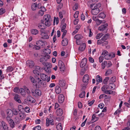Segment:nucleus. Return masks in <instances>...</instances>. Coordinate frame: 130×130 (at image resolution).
I'll list each match as a JSON object with an SVG mask.
<instances>
[{"instance_id": "f257e3e1", "label": "nucleus", "mask_w": 130, "mask_h": 130, "mask_svg": "<svg viewBox=\"0 0 130 130\" xmlns=\"http://www.w3.org/2000/svg\"><path fill=\"white\" fill-rule=\"evenodd\" d=\"M101 6L100 3L97 4H92L90 5V7L92 9L91 13L93 15H96L100 12L99 9Z\"/></svg>"}, {"instance_id": "f03ea898", "label": "nucleus", "mask_w": 130, "mask_h": 130, "mask_svg": "<svg viewBox=\"0 0 130 130\" xmlns=\"http://www.w3.org/2000/svg\"><path fill=\"white\" fill-rule=\"evenodd\" d=\"M43 20L45 21V22L46 23V24H47L48 26L51 25L50 21H51V19L50 15L47 14L44 15Z\"/></svg>"}, {"instance_id": "7ed1b4c3", "label": "nucleus", "mask_w": 130, "mask_h": 130, "mask_svg": "<svg viewBox=\"0 0 130 130\" xmlns=\"http://www.w3.org/2000/svg\"><path fill=\"white\" fill-rule=\"evenodd\" d=\"M115 54L114 52H111L107 54H106L104 56V58L107 60H110L112 58L115 57Z\"/></svg>"}, {"instance_id": "20e7f679", "label": "nucleus", "mask_w": 130, "mask_h": 130, "mask_svg": "<svg viewBox=\"0 0 130 130\" xmlns=\"http://www.w3.org/2000/svg\"><path fill=\"white\" fill-rule=\"evenodd\" d=\"M0 129L1 130H8V126L5 122L2 121L0 125Z\"/></svg>"}, {"instance_id": "39448f33", "label": "nucleus", "mask_w": 130, "mask_h": 130, "mask_svg": "<svg viewBox=\"0 0 130 130\" xmlns=\"http://www.w3.org/2000/svg\"><path fill=\"white\" fill-rule=\"evenodd\" d=\"M41 71V67L37 66H36L34 67L33 73L37 76L39 75L40 71Z\"/></svg>"}, {"instance_id": "423d86ee", "label": "nucleus", "mask_w": 130, "mask_h": 130, "mask_svg": "<svg viewBox=\"0 0 130 130\" xmlns=\"http://www.w3.org/2000/svg\"><path fill=\"white\" fill-rule=\"evenodd\" d=\"M58 66L60 71H64L65 69V66L64 63L61 60H60L59 61Z\"/></svg>"}, {"instance_id": "0eeeda50", "label": "nucleus", "mask_w": 130, "mask_h": 130, "mask_svg": "<svg viewBox=\"0 0 130 130\" xmlns=\"http://www.w3.org/2000/svg\"><path fill=\"white\" fill-rule=\"evenodd\" d=\"M29 102L30 103H34L35 101V100L30 96H27L26 99L24 100L25 103H27V102Z\"/></svg>"}, {"instance_id": "6e6552de", "label": "nucleus", "mask_w": 130, "mask_h": 130, "mask_svg": "<svg viewBox=\"0 0 130 130\" xmlns=\"http://www.w3.org/2000/svg\"><path fill=\"white\" fill-rule=\"evenodd\" d=\"M43 21H41V22L38 25V27L40 29H44L46 27V26H48L46 23L45 22V24L43 23Z\"/></svg>"}, {"instance_id": "1a4fd4ad", "label": "nucleus", "mask_w": 130, "mask_h": 130, "mask_svg": "<svg viewBox=\"0 0 130 130\" xmlns=\"http://www.w3.org/2000/svg\"><path fill=\"white\" fill-rule=\"evenodd\" d=\"M50 124L52 125H54V120L51 118H47L46 119V126L48 127L49 126Z\"/></svg>"}, {"instance_id": "9d476101", "label": "nucleus", "mask_w": 130, "mask_h": 130, "mask_svg": "<svg viewBox=\"0 0 130 130\" xmlns=\"http://www.w3.org/2000/svg\"><path fill=\"white\" fill-rule=\"evenodd\" d=\"M32 95L34 96L41 95V91L38 89H36L35 90V91H31Z\"/></svg>"}, {"instance_id": "9b49d317", "label": "nucleus", "mask_w": 130, "mask_h": 130, "mask_svg": "<svg viewBox=\"0 0 130 130\" xmlns=\"http://www.w3.org/2000/svg\"><path fill=\"white\" fill-rule=\"evenodd\" d=\"M41 38L42 39H46L49 38V36L48 33L45 32H42L41 34Z\"/></svg>"}, {"instance_id": "f8f14e48", "label": "nucleus", "mask_w": 130, "mask_h": 130, "mask_svg": "<svg viewBox=\"0 0 130 130\" xmlns=\"http://www.w3.org/2000/svg\"><path fill=\"white\" fill-rule=\"evenodd\" d=\"M26 63L27 66L30 68H32L35 65L34 61L31 60H27Z\"/></svg>"}, {"instance_id": "ddd939ff", "label": "nucleus", "mask_w": 130, "mask_h": 130, "mask_svg": "<svg viewBox=\"0 0 130 130\" xmlns=\"http://www.w3.org/2000/svg\"><path fill=\"white\" fill-rule=\"evenodd\" d=\"M40 76L41 78L43 80L45 81H47V82L49 81L50 78H48V76L44 73L40 74Z\"/></svg>"}, {"instance_id": "4468645a", "label": "nucleus", "mask_w": 130, "mask_h": 130, "mask_svg": "<svg viewBox=\"0 0 130 130\" xmlns=\"http://www.w3.org/2000/svg\"><path fill=\"white\" fill-rule=\"evenodd\" d=\"M108 26V24L106 23L99 27L98 28V29L101 31H103L107 29Z\"/></svg>"}, {"instance_id": "2eb2a0df", "label": "nucleus", "mask_w": 130, "mask_h": 130, "mask_svg": "<svg viewBox=\"0 0 130 130\" xmlns=\"http://www.w3.org/2000/svg\"><path fill=\"white\" fill-rule=\"evenodd\" d=\"M89 75L86 74L84 76L83 78V82L86 83L87 84H88V82L89 80Z\"/></svg>"}, {"instance_id": "dca6fc26", "label": "nucleus", "mask_w": 130, "mask_h": 130, "mask_svg": "<svg viewBox=\"0 0 130 130\" xmlns=\"http://www.w3.org/2000/svg\"><path fill=\"white\" fill-rule=\"evenodd\" d=\"M40 8L41 10L39 11L38 14L39 15L42 16L44 14V12L46 11V9L43 6L41 7Z\"/></svg>"}, {"instance_id": "f3484780", "label": "nucleus", "mask_w": 130, "mask_h": 130, "mask_svg": "<svg viewBox=\"0 0 130 130\" xmlns=\"http://www.w3.org/2000/svg\"><path fill=\"white\" fill-rule=\"evenodd\" d=\"M64 95L62 94H59L58 96V101L60 103H62L64 101Z\"/></svg>"}, {"instance_id": "a211bd4d", "label": "nucleus", "mask_w": 130, "mask_h": 130, "mask_svg": "<svg viewBox=\"0 0 130 130\" xmlns=\"http://www.w3.org/2000/svg\"><path fill=\"white\" fill-rule=\"evenodd\" d=\"M66 81L63 79H61L59 80L58 84L61 87H64L66 85Z\"/></svg>"}, {"instance_id": "6ab92c4d", "label": "nucleus", "mask_w": 130, "mask_h": 130, "mask_svg": "<svg viewBox=\"0 0 130 130\" xmlns=\"http://www.w3.org/2000/svg\"><path fill=\"white\" fill-rule=\"evenodd\" d=\"M63 113L62 110L60 108L58 109L56 112V115L59 116H61Z\"/></svg>"}, {"instance_id": "aec40b11", "label": "nucleus", "mask_w": 130, "mask_h": 130, "mask_svg": "<svg viewBox=\"0 0 130 130\" xmlns=\"http://www.w3.org/2000/svg\"><path fill=\"white\" fill-rule=\"evenodd\" d=\"M14 100L19 103H21V101L20 100V96L18 94H14Z\"/></svg>"}, {"instance_id": "412c9836", "label": "nucleus", "mask_w": 130, "mask_h": 130, "mask_svg": "<svg viewBox=\"0 0 130 130\" xmlns=\"http://www.w3.org/2000/svg\"><path fill=\"white\" fill-rule=\"evenodd\" d=\"M87 59L86 58H84L82 60L80 64V66L81 67L83 68L86 64L87 63Z\"/></svg>"}, {"instance_id": "4be33fe9", "label": "nucleus", "mask_w": 130, "mask_h": 130, "mask_svg": "<svg viewBox=\"0 0 130 130\" xmlns=\"http://www.w3.org/2000/svg\"><path fill=\"white\" fill-rule=\"evenodd\" d=\"M96 85H97L100 83H101L102 82V78L99 75H97L96 77Z\"/></svg>"}, {"instance_id": "5701e85b", "label": "nucleus", "mask_w": 130, "mask_h": 130, "mask_svg": "<svg viewBox=\"0 0 130 130\" xmlns=\"http://www.w3.org/2000/svg\"><path fill=\"white\" fill-rule=\"evenodd\" d=\"M86 47L85 43H83L80 45L79 47L78 50L80 51H83L85 49Z\"/></svg>"}, {"instance_id": "b1692460", "label": "nucleus", "mask_w": 130, "mask_h": 130, "mask_svg": "<svg viewBox=\"0 0 130 130\" xmlns=\"http://www.w3.org/2000/svg\"><path fill=\"white\" fill-rule=\"evenodd\" d=\"M36 44L39 46H40L43 47L44 45V43L41 40L37 41L36 42Z\"/></svg>"}, {"instance_id": "393cba45", "label": "nucleus", "mask_w": 130, "mask_h": 130, "mask_svg": "<svg viewBox=\"0 0 130 130\" xmlns=\"http://www.w3.org/2000/svg\"><path fill=\"white\" fill-rule=\"evenodd\" d=\"M55 90L56 93L57 94L60 93L61 91V88L58 85L56 86Z\"/></svg>"}, {"instance_id": "a878e982", "label": "nucleus", "mask_w": 130, "mask_h": 130, "mask_svg": "<svg viewBox=\"0 0 130 130\" xmlns=\"http://www.w3.org/2000/svg\"><path fill=\"white\" fill-rule=\"evenodd\" d=\"M68 39L66 38H64L62 41V45L63 46H66L68 44Z\"/></svg>"}, {"instance_id": "bb28decb", "label": "nucleus", "mask_w": 130, "mask_h": 130, "mask_svg": "<svg viewBox=\"0 0 130 130\" xmlns=\"http://www.w3.org/2000/svg\"><path fill=\"white\" fill-rule=\"evenodd\" d=\"M104 92L106 94H114L115 92L110 90H106Z\"/></svg>"}, {"instance_id": "cd10ccee", "label": "nucleus", "mask_w": 130, "mask_h": 130, "mask_svg": "<svg viewBox=\"0 0 130 130\" xmlns=\"http://www.w3.org/2000/svg\"><path fill=\"white\" fill-rule=\"evenodd\" d=\"M74 38L76 40H79L83 38V36L81 34H78L75 35L74 37Z\"/></svg>"}, {"instance_id": "c85d7f7f", "label": "nucleus", "mask_w": 130, "mask_h": 130, "mask_svg": "<svg viewBox=\"0 0 130 130\" xmlns=\"http://www.w3.org/2000/svg\"><path fill=\"white\" fill-rule=\"evenodd\" d=\"M31 33L34 35H36L38 34L39 31L36 29H32L31 31Z\"/></svg>"}, {"instance_id": "c756f323", "label": "nucleus", "mask_w": 130, "mask_h": 130, "mask_svg": "<svg viewBox=\"0 0 130 130\" xmlns=\"http://www.w3.org/2000/svg\"><path fill=\"white\" fill-rule=\"evenodd\" d=\"M106 15L103 12H102L99 14L97 17L99 18H101L103 19H104L106 17Z\"/></svg>"}, {"instance_id": "7c9ffc66", "label": "nucleus", "mask_w": 130, "mask_h": 130, "mask_svg": "<svg viewBox=\"0 0 130 130\" xmlns=\"http://www.w3.org/2000/svg\"><path fill=\"white\" fill-rule=\"evenodd\" d=\"M19 91L21 94L23 96H25L26 94V92L25 90L22 88H20L19 90Z\"/></svg>"}, {"instance_id": "2f4dec72", "label": "nucleus", "mask_w": 130, "mask_h": 130, "mask_svg": "<svg viewBox=\"0 0 130 130\" xmlns=\"http://www.w3.org/2000/svg\"><path fill=\"white\" fill-rule=\"evenodd\" d=\"M37 82H38V84L40 85H44V82L42 80H41L40 78H38Z\"/></svg>"}, {"instance_id": "473e14b6", "label": "nucleus", "mask_w": 130, "mask_h": 130, "mask_svg": "<svg viewBox=\"0 0 130 130\" xmlns=\"http://www.w3.org/2000/svg\"><path fill=\"white\" fill-rule=\"evenodd\" d=\"M40 62L42 63L43 65H45V63H46V60H45V59L44 57L41 58L40 59Z\"/></svg>"}, {"instance_id": "72a5a7b5", "label": "nucleus", "mask_w": 130, "mask_h": 130, "mask_svg": "<svg viewBox=\"0 0 130 130\" xmlns=\"http://www.w3.org/2000/svg\"><path fill=\"white\" fill-rule=\"evenodd\" d=\"M11 121L9 122L10 127L13 128L14 127L15 124L13 120H11Z\"/></svg>"}, {"instance_id": "f704fd0d", "label": "nucleus", "mask_w": 130, "mask_h": 130, "mask_svg": "<svg viewBox=\"0 0 130 130\" xmlns=\"http://www.w3.org/2000/svg\"><path fill=\"white\" fill-rule=\"evenodd\" d=\"M56 127L58 130H62V127L61 123L58 124L56 126Z\"/></svg>"}, {"instance_id": "c9c22d12", "label": "nucleus", "mask_w": 130, "mask_h": 130, "mask_svg": "<svg viewBox=\"0 0 130 130\" xmlns=\"http://www.w3.org/2000/svg\"><path fill=\"white\" fill-rule=\"evenodd\" d=\"M19 115L20 119L22 120L24 119L25 117V115L22 112L19 113Z\"/></svg>"}, {"instance_id": "e433bc0d", "label": "nucleus", "mask_w": 130, "mask_h": 130, "mask_svg": "<svg viewBox=\"0 0 130 130\" xmlns=\"http://www.w3.org/2000/svg\"><path fill=\"white\" fill-rule=\"evenodd\" d=\"M13 70V68L11 66H9L6 70V72H10L12 71Z\"/></svg>"}, {"instance_id": "4c0bfd02", "label": "nucleus", "mask_w": 130, "mask_h": 130, "mask_svg": "<svg viewBox=\"0 0 130 130\" xmlns=\"http://www.w3.org/2000/svg\"><path fill=\"white\" fill-rule=\"evenodd\" d=\"M109 86L111 87V89L112 90L114 89L115 88V84L112 83H110L109 84Z\"/></svg>"}, {"instance_id": "58836bf2", "label": "nucleus", "mask_w": 130, "mask_h": 130, "mask_svg": "<svg viewBox=\"0 0 130 130\" xmlns=\"http://www.w3.org/2000/svg\"><path fill=\"white\" fill-rule=\"evenodd\" d=\"M107 62L106 61H104L102 63V68L103 69H104L106 66H107Z\"/></svg>"}, {"instance_id": "ea45409f", "label": "nucleus", "mask_w": 130, "mask_h": 130, "mask_svg": "<svg viewBox=\"0 0 130 130\" xmlns=\"http://www.w3.org/2000/svg\"><path fill=\"white\" fill-rule=\"evenodd\" d=\"M109 35L108 34H105L102 38L104 40H106L109 38Z\"/></svg>"}, {"instance_id": "a19ab883", "label": "nucleus", "mask_w": 130, "mask_h": 130, "mask_svg": "<svg viewBox=\"0 0 130 130\" xmlns=\"http://www.w3.org/2000/svg\"><path fill=\"white\" fill-rule=\"evenodd\" d=\"M44 65L46 67H46V68H51L52 67V65L51 64L48 62H46L45 63V64Z\"/></svg>"}, {"instance_id": "79ce46f5", "label": "nucleus", "mask_w": 130, "mask_h": 130, "mask_svg": "<svg viewBox=\"0 0 130 130\" xmlns=\"http://www.w3.org/2000/svg\"><path fill=\"white\" fill-rule=\"evenodd\" d=\"M12 113L14 115H17L19 113V111H17L16 109H13L12 110Z\"/></svg>"}, {"instance_id": "37998d69", "label": "nucleus", "mask_w": 130, "mask_h": 130, "mask_svg": "<svg viewBox=\"0 0 130 130\" xmlns=\"http://www.w3.org/2000/svg\"><path fill=\"white\" fill-rule=\"evenodd\" d=\"M103 35V34L101 33H99L97 34L96 36V38L97 39H100Z\"/></svg>"}, {"instance_id": "c03bdc74", "label": "nucleus", "mask_w": 130, "mask_h": 130, "mask_svg": "<svg viewBox=\"0 0 130 130\" xmlns=\"http://www.w3.org/2000/svg\"><path fill=\"white\" fill-rule=\"evenodd\" d=\"M85 91H83L79 95V96L80 98H84L85 96Z\"/></svg>"}, {"instance_id": "a18cd8bd", "label": "nucleus", "mask_w": 130, "mask_h": 130, "mask_svg": "<svg viewBox=\"0 0 130 130\" xmlns=\"http://www.w3.org/2000/svg\"><path fill=\"white\" fill-rule=\"evenodd\" d=\"M112 73V71L110 69L108 70L106 72L105 75L106 76H108L110 74Z\"/></svg>"}, {"instance_id": "49530a36", "label": "nucleus", "mask_w": 130, "mask_h": 130, "mask_svg": "<svg viewBox=\"0 0 130 130\" xmlns=\"http://www.w3.org/2000/svg\"><path fill=\"white\" fill-rule=\"evenodd\" d=\"M5 9L3 8H2L0 9V15H2L5 12Z\"/></svg>"}, {"instance_id": "de8ad7c7", "label": "nucleus", "mask_w": 130, "mask_h": 130, "mask_svg": "<svg viewBox=\"0 0 130 130\" xmlns=\"http://www.w3.org/2000/svg\"><path fill=\"white\" fill-rule=\"evenodd\" d=\"M25 92L27 93L28 95H29L30 94V92L29 89L27 87L25 88Z\"/></svg>"}, {"instance_id": "09e8293b", "label": "nucleus", "mask_w": 130, "mask_h": 130, "mask_svg": "<svg viewBox=\"0 0 130 130\" xmlns=\"http://www.w3.org/2000/svg\"><path fill=\"white\" fill-rule=\"evenodd\" d=\"M103 41H104V40L102 38V39H100V40H98L97 42V44H99V45L101 44H102Z\"/></svg>"}, {"instance_id": "8fccbe9b", "label": "nucleus", "mask_w": 130, "mask_h": 130, "mask_svg": "<svg viewBox=\"0 0 130 130\" xmlns=\"http://www.w3.org/2000/svg\"><path fill=\"white\" fill-rule=\"evenodd\" d=\"M96 25L98 26L102 22V20H100L99 19H98L96 21Z\"/></svg>"}, {"instance_id": "3c124183", "label": "nucleus", "mask_w": 130, "mask_h": 130, "mask_svg": "<svg viewBox=\"0 0 130 130\" xmlns=\"http://www.w3.org/2000/svg\"><path fill=\"white\" fill-rule=\"evenodd\" d=\"M110 80L111 82L113 83L115 82L116 78L115 76H114L111 78Z\"/></svg>"}, {"instance_id": "603ef678", "label": "nucleus", "mask_w": 130, "mask_h": 130, "mask_svg": "<svg viewBox=\"0 0 130 130\" xmlns=\"http://www.w3.org/2000/svg\"><path fill=\"white\" fill-rule=\"evenodd\" d=\"M127 127L125 129L126 130H130V122H128L127 123Z\"/></svg>"}, {"instance_id": "864d4df0", "label": "nucleus", "mask_w": 130, "mask_h": 130, "mask_svg": "<svg viewBox=\"0 0 130 130\" xmlns=\"http://www.w3.org/2000/svg\"><path fill=\"white\" fill-rule=\"evenodd\" d=\"M33 48L36 50H38L40 49V47L38 45H34Z\"/></svg>"}, {"instance_id": "5fc2aeb1", "label": "nucleus", "mask_w": 130, "mask_h": 130, "mask_svg": "<svg viewBox=\"0 0 130 130\" xmlns=\"http://www.w3.org/2000/svg\"><path fill=\"white\" fill-rule=\"evenodd\" d=\"M41 127L40 126L38 125L33 128V130H40Z\"/></svg>"}, {"instance_id": "6e6d98bb", "label": "nucleus", "mask_w": 130, "mask_h": 130, "mask_svg": "<svg viewBox=\"0 0 130 130\" xmlns=\"http://www.w3.org/2000/svg\"><path fill=\"white\" fill-rule=\"evenodd\" d=\"M73 9L74 11L78 9L77 3H75L74 6L73 7Z\"/></svg>"}, {"instance_id": "4d7b16f0", "label": "nucleus", "mask_w": 130, "mask_h": 130, "mask_svg": "<svg viewBox=\"0 0 130 130\" xmlns=\"http://www.w3.org/2000/svg\"><path fill=\"white\" fill-rule=\"evenodd\" d=\"M79 12L78 11H76L74 14V17L75 18H77L78 17V14Z\"/></svg>"}, {"instance_id": "13d9d810", "label": "nucleus", "mask_w": 130, "mask_h": 130, "mask_svg": "<svg viewBox=\"0 0 130 130\" xmlns=\"http://www.w3.org/2000/svg\"><path fill=\"white\" fill-rule=\"evenodd\" d=\"M30 79L31 82L33 83H36V81L35 80L34 78L32 76H30Z\"/></svg>"}, {"instance_id": "bf43d9fd", "label": "nucleus", "mask_w": 130, "mask_h": 130, "mask_svg": "<svg viewBox=\"0 0 130 130\" xmlns=\"http://www.w3.org/2000/svg\"><path fill=\"white\" fill-rule=\"evenodd\" d=\"M121 112V110L120 109H119L117 110L114 113V114L115 115H119V113H120Z\"/></svg>"}, {"instance_id": "052dcab7", "label": "nucleus", "mask_w": 130, "mask_h": 130, "mask_svg": "<svg viewBox=\"0 0 130 130\" xmlns=\"http://www.w3.org/2000/svg\"><path fill=\"white\" fill-rule=\"evenodd\" d=\"M6 120L7 121H8V122H9L11 121V120H13L12 119H11L10 116H8L6 117Z\"/></svg>"}, {"instance_id": "680f3d73", "label": "nucleus", "mask_w": 130, "mask_h": 130, "mask_svg": "<svg viewBox=\"0 0 130 130\" xmlns=\"http://www.w3.org/2000/svg\"><path fill=\"white\" fill-rule=\"evenodd\" d=\"M109 77H106L103 81V83L104 84H107V83L109 79Z\"/></svg>"}, {"instance_id": "e2e57ef3", "label": "nucleus", "mask_w": 130, "mask_h": 130, "mask_svg": "<svg viewBox=\"0 0 130 130\" xmlns=\"http://www.w3.org/2000/svg\"><path fill=\"white\" fill-rule=\"evenodd\" d=\"M30 109L28 107H26L25 108V110L26 112H30Z\"/></svg>"}, {"instance_id": "0e129e2a", "label": "nucleus", "mask_w": 130, "mask_h": 130, "mask_svg": "<svg viewBox=\"0 0 130 130\" xmlns=\"http://www.w3.org/2000/svg\"><path fill=\"white\" fill-rule=\"evenodd\" d=\"M31 8L33 10H35L37 8V6L36 4H34L31 6Z\"/></svg>"}, {"instance_id": "69168bd1", "label": "nucleus", "mask_w": 130, "mask_h": 130, "mask_svg": "<svg viewBox=\"0 0 130 130\" xmlns=\"http://www.w3.org/2000/svg\"><path fill=\"white\" fill-rule=\"evenodd\" d=\"M12 111L10 109H7L6 111V112L8 115H10L12 113Z\"/></svg>"}, {"instance_id": "338daca9", "label": "nucleus", "mask_w": 130, "mask_h": 130, "mask_svg": "<svg viewBox=\"0 0 130 130\" xmlns=\"http://www.w3.org/2000/svg\"><path fill=\"white\" fill-rule=\"evenodd\" d=\"M63 6V4L62 3H61L59 4L58 6L57 9L59 10L60 9H61Z\"/></svg>"}, {"instance_id": "774afa93", "label": "nucleus", "mask_w": 130, "mask_h": 130, "mask_svg": "<svg viewBox=\"0 0 130 130\" xmlns=\"http://www.w3.org/2000/svg\"><path fill=\"white\" fill-rule=\"evenodd\" d=\"M108 53V52L107 51L105 50L102 53V55L105 56V55H106V54H107Z\"/></svg>"}]
</instances>
